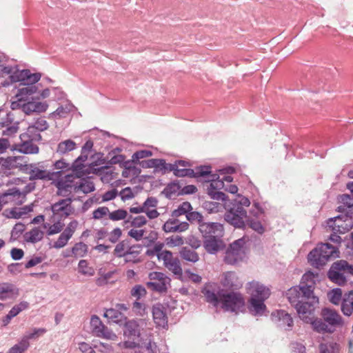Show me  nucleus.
<instances>
[{
  "mask_svg": "<svg viewBox=\"0 0 353 353\" xmlns=\"http://www.w3.org/2000/svg\"><path fill=\"white\" fill-rule=\"evenodd\" d=\"M246 288L248 293L250 295L249 299L250 312L254 315H262L266 310L264 302L270 296V289L256 281L249 282Z\"/></svg>",
  "mask_w": 353,
  "mask_h": 353,
  "instance_id": "nucleus-1",
  "label": "nucleus"
},
{
  "mask_svg": "<svg viewBox=\"0 0 353 353\" xmlns=\"http://www.w3.org/2000/svg\"><path fill=\"white\" fill-rule=\"evenodd\" d=\"M250 205V201L247 197L237 195L232 203V207L225 212V220L236 228H243L248 216L247 212L243 207H248Z\"/></svg>",
  "mask_w": 353,
  "mask_h": 353,
  "instance_id": "nucleus-2",
  "label": "nucleus"
},
{
  "mask_svg": "<svg viewBox=\"0 0 353 353\" xmlns=\"http://www.w3.org/2000/svg\"><path fill=\"white\" fill-rule=\"evenodd\" d=\"M290 303L296 308L299 317L305 323L312 322L314 319V305L319 303V299L314 295L312 296H306L300 294L299 297L296 299V301H292L288 299Z\"/></svg>",
  "mask_w": 353,
  "mask_h": 353,
  "instance_id": "nucleus-3",
  "label": "nucleus"
},
{
  "mask_svg": "<svg viewBox=\"0 0 353 353\" xmlns=\"http://www.w3.org/2000/svg\"><path fill=\"white\" fill-rule=\"evenodd\" d=\"M315 285V274L313 272H307L302 276L299 285L294 286L288 290L287 292L288 299L296 301L300 294L306 296H312Z\"/></svg>",
  "mask_w": 353,
  "mask_h": 353,
  "instance_id": "nucleus-4",
  "label": "nucleus"
},
{
  "mask_svg": "<svg viewBox=\"0 0 353 353\" xmlns=\"http://www.w3.org/2000/svg\"><path fill=\"white\" fill-rule=\"evenodd\" d=\"M336 252V248L331 244L321 243L309 253L307 259L312 266L319 268L325 265Z\"/></svg>",
  "mask_w": 353,
  "mask_h": 353,
  "instance_id": "nucleus-5",
  "label": "nucleus"
},
{
  "mask_svg": "<svg viewBox=\"0 0 353 353\" xmlns=\"http://www.w3.org/2000/svg\"><path fill=\"white\" fill-rule=\"evenodd\" d=\"M221 306L225 311L238 312L241 311L245 305L243 296L239 292H224L219 291Z\"/></svg>",
  "mask_w": 353,
  "mask_h": 353,
  "instance_id": "nucleus-6",
  "label": "nucleus"
},
{
  "mask_svg": "<svg viewBox=\"0 0 353 353\" xmlns=\"http://www.w3.org/2000/svg\"><path fill=\"white\" fill-rule=\"evenodd\" d=\"M345 274L353 275V265H349L344 260L334 262L327 273L329 279L339 285H343L346 281Z\"/></svg>",
  "mask_w": 353,
  "mask_h": 353,
  "instance_id": "nucleus-7",
  "label": "nucleus"
},
{
  "mask_svg": "<svg viewBox=\"0 0 353 353\" xmlns=\"http://www.w3.org/2000/svg\"><path fill=\"white\" fill-rule=\"evenodd\" d=\"M19 168L23 173L29 175L30 181H50L52 180L55 174L46 170L40 163L21 164Z\"/></svg>",
  "mask_w": 353,
  "mask_h": 353,
  "instance_id": "nucleus-8",
  "label": "nucleus"
},
{
  "mask_svg": "<svg viewBox=\"0 0 353 353\" xmlns=\"http://www.w3.org/2000/svg\"><path fill=\"white\" fill-rule=\"evenodd\" d=\"M11 108L12 110L19 108L25 114H30L32 113H41L46 111L48 108L47 102L34 101L33 97L28 101L17 99L16 101L12 102Z\"/></svg>",
  "mask_w": 353,
  "mask_h": 353,
  "instance_id": "nucleus-9",
  "label": "nucleus"
},
{
  "mask_svg": "<svg viewBox=\"0 0 353 353\" xmlns=\"http://www.w3.org/2000/svg\"><path fill=\"white\" fill-rule=\"evenodd\" d=\"M244 245L243 239H239L234 241L225 252L224 261L233 265L242 261L245 256Z\"/></svg>",
  "mask_w": 353,
  "mask_h": 353,
  "instance_id": "nucleus-10",
  "label": "nucleus"
},
{
  "mask_svg": "<svg viewBox=\"0 0 353 353\" xmlns=\"http://www.w3.org/2000/svg\"><path fill=\"white\" fill-rule=\"evenodd\" d=\"M157 205L158 200L155 197L150 196L141 205L130 207L129 212L134 214L144 213L149 219H154L160 214L157 210Z\"/></svg>",
  "mask_w": 353,
  "mask_h": 353,
  "instance_id": "nucleus-11",
  "label": "nucleus"
},
{
  "mask_svg": "<svg viewBox=\"0 0 353 353\" xmlns=\"http://www.w3.org/2000/svg\"><path fill=\"white\" fill-rule=\"evenodd\" d=\"M210 174V172L207 175L208 176V183L206 185L208 194L214 200L225 201L226 195L223 192L219 191L224 188L223 181L219 180L216 174Z\"/></svg>",
  "mask_w": 353,
  "mask_h": 353,
  "instance_id": "nucleus-12",
  "label": "nucleus"
},
{
  "mask_svg": "<svg viewBox=\"0 0 353 353\" xmlns=\"http://www.w3.org/2000/svg\"><path fill=\"white\" fill-rule=\"evenodd\" d=\"M148 276L150 281L147 283V286L152 290L163 292L170 285V279L162 272H152Z\"/></svg>",
  "mask_w": 353,
  "mask_h": 353,
  "instance_id": "nucleus-13",
  "label": "nucleus"
},
{
  "mask_svg": "<svg viewBox=\"0 0 353 353\" xmlns=\"http://www.w3.org/2000/svg\"><path fill=\"white\" fill-rule=\"evenodd\" d=\"M76 185V177L73 175H67L57 182V194L69 198L72 193H77Z\"/></svg>",
  "mask_w": 353,
  "mask_h": 353,
  "instance_id": "nucleus-14",
  "label": "nucleus"
},
{
  "mask_svg": "<svg viewBox=\"0 0 353 353\" xmlns=\"http://www.w3.org/2000/svg\"><path fill=\"white\" fill-rule=\"evenodd\" d=\"M72 199L71 197L60 199L51 205V210L54 216L60 219H65L72 214L74 208L72 205Z\"/></svg>",
  "mask_w": 353,
  "mask_h": 353,
  "instance_id": "nucleus-15",
  "label": "nucleus"
},
{
  "mask_svg": "<svg viewBox=\"0 0 353 353\" xmlns=\"http://www.w3.org/2000/svg\"><path fill=\"white\" fill-rule=\"evenodd\" d=\"M169 168L174 172L175 176L179 177L186 176L191 177L205 176L210 172L209 167H199L196 170H194L188 168H180L177 163L170 164Z\"/></svg>",
  "mask_w": 353,
  "mask_h": 353,
  "instance_id": "nucleus-16",
  "label": "nucleus"
},
{
  "mask_svg": "<svg viewBox=\"0 0 353 353\" xmlns=\"http://www.w3.org/2000/svg\"><path fill=\"white\" fill-rule=\"evenodd\" d=\"M327 224L334 232L344 234L352 228L353 221L347 215H341L330 219Z\"/></svg>",
  "mask_w": 353,
  "mask_h": 353,
  "instance_id": "nucleus-17",
  "label": "nucleus"
},
{
  "mask_svg": "<svg viewBox=\"0 0 353 353\" xmlns=\"http://www.w3.org/2000/svg\"><path fill=\"white\" fill-rule=\"evenodd\" d=\"M199 230L205 238L221 237L223 235V225L219 223L203 221L199 225Z\"/></svg>",
  "mask_w": 353,
  "mask_h": 353,
  "instance_id": "nucleus-18",
  "label": "nucleus"
},
{
  "mask_svg": "<svg viewBox=\"0 0 353 353\" xmlns=\"http://www.w3.org/2000/svg\"><path fill=\"white\" fill-rule=\"evenodd\" d=\"M48 128V124L47 121L44 119L39 118L34 122V125L28 128L26 133L20 134V139L23 140L27 137H31L32 139L39 141L41 139V136L39 133L35 134V131L42 132L47 130Z\"/></svg>",
  "mask_w": 353,
  "mask_h": 353,
  "instance_id": "nucleus-19",
  "label": "nucleus"
},
{
  "mask_svg": "<svg viewBox=\"0 0 353 353\" xmlns=\"http://www.w3.org/2000/svg\"><path fill=\"white\" fill-rule=\"evenodd\" d=\"M78 224V221L76 220L70 222L65 229L59 235L58 239L54 243L53 248L60 249L65 246L76 231Z\"/></svg>",
  "mask_w": 353,
  "mask_h": 353,
  "instance_id": "nucleus-20",
  "label": "nucleus"
},
{
  "mask_svg": "<svg viewBox=\"0 0 353 353\" xmlns=\"http://www.w3.org/2000/svg\"><path fill=\"white\" fill-rule=\"evenodd\" d=\"M35 141L32 139L31 137H27L21 140V143H16L11 146L12 151H17L20 153L25 154H35L39 153V148L32 141Z\"/></svg>",
  "mask_w": 353,
  "mask_h": 353,
  "instance_id": "nucleus-21",
  "label": "nucleus"
},
{
  "mask_svg": "<svg viewBox=\"0 0 353 353\" xmlns=\"http://www.w3.org/2000/svg\"><path fill=\"white\" fill-rule=\"evenodd\" d=\"M19 295V290L15 285L8 282L0 283V300H14Z\"/></svg>",
  "mask_w": 353,
  "mask_h": 353,
  "instance_id": "nucleus-22",
  "label": "nucleus"
},
{
  "mask_svg": "<svg viewBox=\"0 0 353 353\" xmlns=\"http://www.w3.org/2000/svg\"><path fill=\"white\" fill-rule=\"evenodd\" d=\"M12 82L22 81L24 85H34L41 79L40 73H31L28 70H23L17 76H11Z\"/></svg>",
  "mask_w": 353,
  "mask_h": 353,
  "instance_id": "nucleus-23",
  "label": "nucleus"
},
{
  "mask_svg": "<svg viewBox=\"0 0 353 353\" xmlns=\"http://www.w3.org/2000/svg\"><path fill=\"white\" fill-rule=\"evenodd\" d=\"M75 110L74 105L68 100L61 103L55 111L50 113L49 118L56 120L67 118Z\"/></svg>",
  "mask_w": 353,
  "mask_h": 353,
  "instance_id": "nucleus-24",
  "label": "nucleus"
},
{
  "mask_svg": "<svg viewBox=\"0 0 353 353\" xmlns=\"http://www.w3.org/2000/svg\"><path fill=\"white\" fill-rule=\"evenodd\" d=\"M321 316L323 320L327 323L331 328L343 324L342 317L334 310L324 308L321 311Z\"/></svg>",
  "mask_w": 353,
  "mask_h": 353,
  "instance_id": "nucleus-25",
  "label": "nucleus"
},
{
  "mask_svg": "<svg viewBox=\"0 0 353 353\" xmlns=\"http://www.w3.org/2000/svg\"><path fill=\"white\" fill-rule=\"evenodd\" d=\"M124 323L125 334L137 337L140 336L141 327L146 325V322L144 319L131 320Z\"/></svg>",
  "mask_w": 353,
  "mask_h": 353,
  "instance_id": "nucleus-26",
  "label": "nucleus"
},
{
  "mask_svg": "<svg viewBox=\"0 0 353 353\" xmlns=\"http://www.w3.org/2000/svg\"><path fill=\"white\" fill-rule=\"evenodd\" d=\"M221 283L226 289H238L242 286L236 274L233 272H227L223 274Z\"/></svg>",
  "mask_w": 353,
  "mask_h": 353,
  "instance_id": "nucleus-27",
  "label": "nucleus"
},
{
  "mask_svg": "<svg viewBox=\"0 0 353 353\" xmlns=\"http://www.w3.org/2000/svg\"><path fill=\"white\" fill-rule=\"evenodd\" d=\"M272 319L278 323L279 325L285 329H290L293 325V319L290 314L284 310L276 311L272 314Z\"/></svg>",
  "mask_w": 353,
  "mask_h": 353,
  "instance_id": "nucleus-28",
  "label": "nucleus"
},
{
  "mask_svg": "<svg viewBox=\"0 0 353 353\" xmlns=\"http://www.w3.org/2000/svg\"><path fill=\"white\" fill-rule=\"evenodd\" d=\"M153 319L157 327L165 328L168 325V319L161 304H157L152 307Z\"/></svg>",
  "mask_w": 353,
  "mask_h": 353,
  "instance_id": "nucleus-29",
  "label": "nucleus"
},
{
  "mask_svg": "<svg viewBox=\"0 0 353 353\" xmlns=\"http://www.w3.org/2000/svg\"><path fill=\"white\" fill-rule=\"evenodd\" d=\"M189 223L186 221H181L179 225L174 224L173 220H168L163 224L162 229L165 233L183 232L188 230Z\"/></svg>",
  "mask_w": 353,
  "mask_h": 353,
  "instance_id": "nucleus-30",
  "label": "nucleus"
},
{
  "mask_svg": "<svg viewBox=\"0 0 353 353\" xmlns=\"http://www.w3.org/2000/svg\"><path fill=\"white\" fill-rule=\"evenodd\" d=\"M204 247L208 252L214 254L223 248V243L221 237H210L205 241Z\"/></svg>",
  "mask_w": 353,
  "mask_h": 353,
  "instance_id": "nucleus-31",
  "label": "nucleus"
},
{
  "mask_svg": "<svg viewBox=\"0 0 353 353\" xmlns=\"http://www.w3.org/2000/svg\"><path fill=\"white\" fill-rule=\"evenodd\" d=\"M90 326L92 327V332L97 336H106L108 330L105 325L102 323L99 317L96 315H93L90 319Z\"/></svg>",
  "mask_w": 353,
  "mask_h": 353,
  "instance_id": "nucleus-32",
  "label": "nucleus"
},
{
  "mask_svg": "<svg viewBox=\"0 0 353 353\" xmlns=\"http://www.w3.org/2000/svg\"><path fill=\"white\" fill-rule=\"evenodd\" d=\"M44 236V232L38 227H35L26 232L23 235L24 241L27 243H36L41 241Z\"/></svg>",
  "mask_w": 353,
  "mask_h": 353,
  "instance_id": "nucleus-33",
  "label": "nucleus"
},
{
  "mask_svg": "<svg viewBox=\"0 0 353 353\" xmlns=\"http://www.w3.org/2000/svg\"><path fill=\"white\" fill-rule=\"evenodd\" d=\"M77 193L88 194L95 190L94 183L90 179H78L76 177Z\"/></svg>",
  "mask_w": 353,
  "mask_h": 353,
  "instance_id": "nucleus-34",
  "label": "nucleus"
},
{
  "mask_svg": "<svg viewBox=\"0 0 353 353\" xmlns=\"http://www.w3.org/2000/svg\"><path fill=\"white\" fill-rule=\"evenodd\" d=\"M11 119L9 118V114H7L6 120L1 121L0 125L4 128L2 130V135L6 137H12L16 134L19 130V123H14L11 125Z\"/></svg>",
  "mask_w": 353,
  "mask_h": 353,
  "instance_id": "nucleus-35",
  "label": "nucleus"
},
{
  "mask_svg": "<svg viewBox=\"0 0 353 353\" xmlns=\"http://www.w3.org/2000/svg\"><path fill=\"white\" fill-rule=\"evenodd\" d=\"M341 311L345 316H350L353 312V290L345 294L342 303Z\"/></svg>",
  "mask_w": 353,
  "mask_h": 353,
  "instance_id": "nucleus-36",
  "label": "nucleus"
},
{
  "mask_svg": "<svg viewBox=\"0 0 353 353\" xmlns=\"http://www.w3.org/2000/svg\"><path fill=\"white\" fill-rule=\"evenodd\" d=\"M148 223V219L146 215L143 214H137V216H133L132 214H130L128 219L125 221V225H130L131 227L139 228L145 225Z\"/></svg>",
  "mask_w": 353,
  "mask_h": 353,
  "instance_id": "nucleus-37",
  "label": "nucleus"
},
{
  "mask_svg": "<svg viewBox=\"0 0 353 353\" xmlns=\"http://www.w3.org/2000/svg\"><path fill=\"white\" fill-rule=\"evenodd\" d=\"M98 174L101 177V180L104 183H111L113 180L117 179L118 175L113 169L108 167L101 168L98 171Z\"/></svg>",
  "mask_w": 353,
  "mask_h": 353,
  "instance_id": "nucleus-38",
  "label": "nucleus"
},
{
  "mask_svg": "<svg viewBox=\"0 0 353 353\" xmlns=\"http://www.w3.org/2000/svg\"><path fill=\"white\" fill-rule=\"evenodd\" d=\"M27 86L20 88L16 97L17 99L28 101L31 99L30 96L37 92V87L35 85H26Z\"/></svg>",
  "mask_w": 353,
  "mask_h": 353,
  "instance_id": "nucleus-39",
  "label": "nucleus"
},
{
  "mask_svg": "<svg viewBox=\"0 0 353 353\" xmlns=\"http://www.w3.org/2000/svg\"><path fill=\"white\" fill-rule=\"evenodd\" d=\"M27 86L20 88L16 97L17 99L28 101L31 99L30 96L37 92V87L35 85H26Z\"/></svg>",
  "mask_w": 353,
  "mask_h": 353,
  "instance_id": "nucleus-40",
  "label": "nucleus"
},
{
  "mask_svg": "<svg viewBox=\"0 0 353 353\" xmlns=\"http://www.w3.org/2000/svg\"><path fill=\"white\" fill-rule=\"evenodd\" d=\"M77 147V144L71 139H67L61 141L57 148L56 152L59 154H65L74 150Z\"/></svg>",
  "mask_w": 353,
  "mask_h": 353,
  "instance_id": "nucleus-41",
  "label": "nucleus"
},
{
  "mask_svg": "<svg viewBox=\"0 0 353 353\" xmlns=\"http://www.w3.org/2000/svg\"><path fill=\"white\" fill-rule=\"evenodd\" d=\"M179 254L183 259L189 262L196 263L199 259V254L194 250L186 247L183 248Z\"/></svg>",
  "mask_w": 353,
  "mask_h": 353,
  "instance_id": "nucleus-42",
  "label": "nucleus"
},
{
  "mask_svg": "<svg viewBox=\"0 0 353 353\" xmlns=\"http://www.w3.org/2000/svg\"><path fill=\"white\" fill-rule=\"evenodd\" d=\"M104 316L111 319L113 322L117 323H123L125 322L126 318L122 313L116 309L107 310L104 314Z\"/></svg>",
  "mask_w": 353,
  "mask_h": 353,
  "instance_id": "nucleus-43",
  "label": "nucleus"
},
{
  "mask_svg": "<svg viewBox=\"0 0 353 353\" xmlns=\"http://www.w3.org/2000/svg\"><path fill=\"white\" fill-rule=\"evenodd\" d=\"M308 323H311L314 329L318 332H332L334 331V329L331 328L330 326L322 319H313L312 322H309Z\"/></svg>",
  "mask_w": 353,
  "mask_h": 353,
  "instance_id": "nucleus-44",
  "label": "nucleus"
},
{
  "mask_svg": "<svg viewBox=\"0 0 353 353\" xmlns=\"http://www.w3.org/2000/svg\"><path fill=\"white\" fill-rule=\"evenodd\" d=\"M141 353H157L158 348L156 343L150 339L141 342L139 345Z\"/></svg>",
  "mask_w": 353,
  "mask_h": 353,
  "instance_id": "nucleus-45",
  "label": "nucleus"
},
{
  "mask_svg": "<svg viewBox=\"0 0 353 353\" xmlns=\"http://www.w3.org/2000/svg\"><path fill=\"white\" fill-rule=\"evenodd\" d=\"M130 214L128 212L124 209H118L112 212H110L109 219L113 221H118L128 219Z\"/></svg>",
  "mask_w": 353,
  "mask_h": 353,
  "instance_id": "nucleus-46",
  "label": "nucleus"
},
{
  "mask_svg": "<svg viewBox=\"0 0 353 353\" xmlns=\"http://www.w3.org/2000/svg\"><path fill=\"white\" fill-rule=\"evenodd\" d=\"M339 200L343 205L338 208L339 211H345V207L353 209V196H352L349 194H343L339 196ZM350 212L352 213L353 210H350Z\"/></svg>",
  "mask_w": 353,
  "mask_h": 353,
  "instance_id": "nucleus-47",
  "label": "nucleus"
},
{
  "mask_svg": "<svg viewBox=\"0 0 353 353\" xmlns=\"http://www.w3.org/2000/svg\"><path fill=\"white\" fill-rule=\"evenodd\" d=\"M203 207L209 213H216L222 211L224 208L223 204L216 201H205L203 203Z\"/></svg>",
  "mask_w": 353,
  "mask_h": 353,
  "instance_id": "nucleus-48",
  "label": "nucleus"
},
{
  "mask_svg": "<svg viewBox=\"0 0 353 353\" xmlns=\"http://www.w3.org/2000/svg\"><path fill=\"white\" fill-rule=\"evenodd\" d=\"M192 210V205L189 202H183L181 205H179L177 209L172 211V216L178 217L183 214H187Z\"/></svg>",
  "mask_w": 353,
  "mask_h": 353,
  "instance_id": "nucleus-49",
  "label": "nucleus"
},
{
  "mask_svg": "<svg viewBox=\"0 0 353 353\" xmlns=\"http://www.w3.org/2000/svg\"><path fill=\"white\" fill-rule=\"evenodd\" d=\"M88 252V246L83 243H76L72 249V256L74 257H83Z\"/></svg>",
  "mask_w": 353,
  "mask_h": 353,
  "instance_id": "nucleus-50",
  "label": "nucleus"
},
{
  "mask_svg": "<svg viewBox=\"0 0 353 353\" xmlns=\"http://www.w3.org/2000/svg\"><path fill=\"white\" fill-rule=\"evenodd\" d=\"M29 346L30 343L21 338L17 344H15L9 350L8 353H23L28 350Z\"/></svg>",
  "mask_w": 353,
  "mask_h": 353,
  "instance_id": "nucleus-51",
  "label": "nucleus"
},
{
  "mask_svg": "<svg viewBox=\"0 0 353 353\" xmlns=\"http://www.w3.org/2000/svg\"><path fill=\"white\" fill-rule=\"evenodd\" d=\"M46 332V330L45 328L34 327L31 332H27L22 338L29 342V340H35L43 336Z\"/></svg>",
  "mask_w": 353,
  "mask_h": 353,
  "instance_id": "nucleus-52",
  "label": "nucleus"
},
{
  "mask_svg": "<svg viewBox=\"0 0 353 353\" xmlns=\"http://www.w3.org/2000/svg\"><path fill=\"white\" fill-rule=\"evenodd\" d=\"M29 307V303L25 301H21L19 303L14 305L8 314L12 317L17 316L20 312L26 310Z\"/></svg>",
  "mask_w": 353,
  "mask_h": 353,
  "instance_id": "nucleus-53",
  "label": "nucleus"
},
{
  "mask_svg": "<svg viewBox=\"0 0 353 353\" xmlns=\"http://www.w3.org/2000/svg\"><path fill=\"white\" fill-rule=\"evenodd\" d=\"M203 294L206 299V301L210 303H212L214 306H218L221 304V301L219 299V292L218 294H216L214 292L205 289L203 290Z\"/></svg>",
  "mask_w": 353,
  "mask_h": 353,
  "instance_id": "nucleus-54",
  "label": "nucleus"
},
{
  "mask_svg": "<svg viewBox=\"0 0 353 353\" xmlns=\"http://www.w3.org/2000/svg\"><path fill=\"white\" fill-rule=\"evenodd\" d=\"M342 294L343 292L341 289L335 288L328 292L327 297L332 303L339 305L341 301Z\"/></svg>",
  "mask_w": 353,
  "mask_h": 353,
  "instance_id": "nucleus-55",
  "label": "nucleus"
},
{
  "mask_svg": "<svg viewBox=\"0 0 353 353\" xmlns=\"http://www.w3.org/2000/svg\"><path fill=\"white\" fill-rule=\"evenodd\" d=\"M339 346L335 343H321L319 345L320 353H337Z\"/></svg>",
  "mask_w": 353,
  "mask_h": 353,
  "instance_id": "nucleus-56",
  "label": "nucleus"
},
{
  "mask_svg": "<svg viewBox=\"0 0 353 353\" xmlns=\"http://www.w3.org/2000/svg\"><path fill=\"white\" fill-rule=\"evenodd\" d=\"M79 272L86 276H93L94 274V270L89 267L88 262L85 260H81L78 265Z\"/></svg>",
  "mask_w": 353,
  "mask_h": 353,
  "instance_id": "nucleus-57",
  "label": "nucleus"
},
{
  "mask_svg": "<svg viewBox=\"0 0 353 353\" xmlns=\"http://www.w3.org/2000/svg\"><path fill=\"white\" fill-rule=\"evenodd\" d=\"M165 268L175 275L180 276L182 274L183 271L180 261L178 258H176L170 264L167 265Z\"/></svg>",
  "mask_w": 353,
  "mask_h": 353,
  "instance_id": "nucleus-58",
  "label": "nucleus"
},
{
  "mask_svg": "<svg viewBox=\"0 0 353 353\" xmlns=\"http://www.w3.org/2000/svg\"><path fill=\"white\" fill-rule=\"evenodd\" d=\"M152 155V152L150 150H141L137 151L134 152L132 157V161L134 163L139 164V162H141V159L151 157Z\"/></svg>",
  "mask_w": 353,
  "mask_h": 353,
  "instance_id": "nucleus-59",
  "label": "nucleus"
},
{
  "mask_svg": "<svg viewBox=\"0 0 353 353\" xmlns=\"http://www.w3.org/2000/svg\"><path fill=\"white\" fill-rule=\"evenodd\" d=\"M165 243L169 247H177L182 245L184 240L181 236L172 235L165 239Z\"/></svg>",
  "mask_w": 353,
  "mask_h": 353,
  "instance_id": "nucleus-60",
  "label": "nucleus"
},
{
  "mask_svg": "<svg viewBox=\"0 0 353 353\" xmlns=\"http://www.w3.org/2000/svg\"><path fill=\"white\" fill-rule=\"evenodd\" d=\"M157 257L159 260H162L163 261V265L165 267H166L167 265L170 264L176 258L174 257L172 252L168 250H163L161 253H159L157 254Z\"/></svg>",
  "mask_w": 353,
  "mask_h": 353,
  "instance_id": "nucleus-61",
  "label": "nucleus"
},
{
  "mask_svg": "<svg viewBox=\"0 0 353 353\" xmlns=\"http://www.w3.org/2000/svg\"><path fill=\"white\" fill-rule=\"evenodd\" d=\"M110 214V210L108 208L103 206V207H99L97 209L94 210L92 212V217L94 219H101L105 216L108 215Z\"/></svg>",
  "mask_w": 353,
  "mask_h": 353,
  "instance_id": "nucleus-62",
  "label": "nucleus"
},
{
  "mask_svg": "<svg viewBox=\"0 0 353 353\" xmlns=\"http://www.w3.org/2000/svg\"><path fill=\"white\" fill-rule=\"evenodd\" d=\"M128 244L124 241L119 243L114 248V254L118 257H122L126 256Z\"/></svg>",
  "mask_w": 353,
  "mask_h": 353,
  "instance_id": "nucleus-63",
  "label": "nucleus"
},
{
  "mask_svg": "<svg viewBox=\"0 0 353 353\" xmlns=\"http://www.w3.org/2000/svg\"><path fill=\"white\" fill-rule=\"evenodd\" d=\"M64 226V224L61 223L60 221H57L54 224L50 225L48 227V230L47 231V234L49 236H52L61 232Z\"/></svg>",
  "mask_w": 353,
  "mask_h": 353,
  "instance_id": "nucleus-64",
  "label": "nucleus"
}]
</instances>
